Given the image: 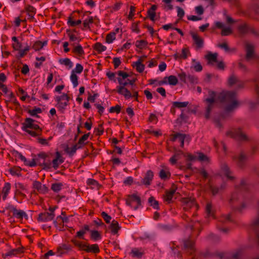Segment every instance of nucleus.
<instances>
[{
  "label": "nucleus",
  "mask_w": 259,
  "mask_h": 259,
  "mask_svg": "<svg viewBox=\"0 0 259 259\" xmlns=\"http://www.w3.org/2000/svg\"><path fill=\"white\" fill-rule=\"evenodd\" d=\"M243 87V82L234 74L228 79V88L234 89L233 91H228V117L239 108L240 102L237 99V91Z\"/></svg>",
  "instance_id": "nucleus-1"
},
{
  "label": "nucleus",
  "mask_w": 259,
  "mask_h": 259,
  "mask_svg": "<svg viewBox=\"0 0 259 259\" xmlns=\"http://www.w3.org/2000/svg\"><path fill=\"white\" fill-rule=\"evenodd\" d=\"M206 104L205 117L209 119L212 109L217 106L227 110V91L215 92L211 90L208 91V97L204 100Z\"/></svg>",
  "instance_id": "nucleus-2"
},
{
  "label": "nucleus",
  "mask_w": 259,
  "mask_h": 259,
  "mask_svg": "<svg viewBox=\"0 0 259 259\" xmlns=\"http://www.w3.org/2000/svg\"><path fill=\"white\" fill-rule=\"evenodd\" d=\"M71 241L75 246L78 247L79 250L94 254H97L100 251L98 244H90L87 242H82L74 239H72Z\"/></svg>",
  "instance_id": "nucleus-3"
},
{
  "label": "nucleus",
  "mask_w": 259,
  "mask_h": 259,
  "mask_svg": "<svg viewBox=\"0 0 259 259\" xmlns=\"http://www.w3.org/2000/svg\"><path fill=\"white\" fill-rule=\"evenodd\" d=\"M49 155L45 152H40L37 154L36 157V165L43 166V169H50L52 167L50 160H47Z\"/></svg>",
  "instance_id": "nucleus-4"
},
{
  "label": "nucleus",
  "mask_w": 259,
  "mask_h": 259,
  "mask_svg": "<svg viewBox=\"0 0 259 259\" xmlns=\"http://www.w3.org/2000/svg\"><path fill=\"white\" fill-rule=\"evenodd\" d=\"M126 204L134 210H137L142 205L140 197L135 193L127 196Z\"/></svg>",
  "instance_id": "nucleus-5"
},
{
  "label": "nucleus",
  "mask_w": 259,
  "mask_h": 259,
  "mask_svg": "<svg viewBox=\"0 0 259 259\" xmlns=\"http://www.w3.org/2000/svg\"><path fill=\"white\" fill-rule=\"evenodd\" d=\"M253 88L256 94L257 99L255 101H249L248 102L249 108L251 109H255L259 105V77H256L252 80Z\"/></svg>",
  "instance_id": "nucleus-6"
},
{
  "label": "nucleus",
  "mask_w": 259,
  "mask_h": 259,
  "mask_svg": "<svg viewBox=\"0 0 259 259\" xmlns=\"http://www.w3.org/2000/svg\"><path fill=\"white\" fill-rule=\"evenodd\" d=\"M170 140L172 142H175L178 140L181 144V147L183 148L184 142L185 141L189 143L191 140V137L189 135L176 133L170 135Z\"/></svg>",
  "instance_id": "nucleus-7"
},
{
  "label": "nucleus",
  "mask_w": 259,
  "mask_h": 259,
  "mask_svg": "<svg viewBox=\"0 0 259 259\" xmlns=\"http://www.w3.org/2000/svg\"><path fill=\"white\" fill-rule=\"evenodd\" d=\"M228 136L235 138L238 140L245 141L248 140L247 136L239 128H231L228 130Z\"/></svg>",
  "instance_id": "nucleus-8"
},
{
  "label": "nucleus",
  "mask_w": 259,
  "mask_h": 259,
  "mask_svg": "<svg viewBox=\"0 0 259 259\" xmlns=\"http://www.w3.org/2000/svg\"><path fill=\"white\" fill-rule=\"evenodd\" d=\"M6 209L12 211L13 216L17 219L21 220L23 218L26 220L28 219V215L24 211L21 209H17L16 207L13 205L9 204L6 207Z\"/></svg>",
  "instance_id": "nucleus-9"
},
{
  "label": "nucleus",
  "mask_w": 259,
  "mask_h": 259,
  "mask_svg": "<svg viewBox=\"0 0 259 259\" xmlns=\"http://www.w3.org/2000/svg\"><path fill=\"white\" fill-rule=\"evenodd\" d=\"M35 120L31 118H26L24 122L22 123V130L23 131H29V128L32 130H39L40 127L38 124H35L34 122Z\"/></svg>",
  "instance_id": "nucleus-10"
},
{
  "label": "nucleus",
  "mask_w": 259,
  "mask_h": 259,
  "mask_svg": "<svg viewBox=\"0 0 259 259\" xmlns=\"http://www.w3.org/2000/svg\"><path fill=\"white\" fill-rule=\"evenodd\" d=\"M251 228L256 234V240L259 245V200L257 204V216L252 221Z\"/></svg>",
  "instance_id": "nucleus-11"
},
{
  "label": "nucleus",
  "mask_w": 259,
  "mask_h": 259,
  "mask_svg": "<svg viewBox=\"0 0 259 259\" xmlns=\"http://www.w3.org/2000/svg\"><path fill=\"white\" fill-rule=\"evenodd\" d=\"M183 249L190 255H192L195 251L194 242L190 238L183 240Z\"/></svg>",
  "instance_id": "nucleus-12"
},
{
  "label": "nucleus",
  "mask_w": 259,
  "mask_h": 259,
  "mask_svg": "<svg viewBox=\"0 0 259 259\" xmlns=\"http://www.w3.org/2000/svg\"><path fill=\"white\" fill-rule=\"evenodd\" d=\"M238 30L240 33L242 34L251 33L255 35H259V34L252 27L247 25L245 23L240 25L238 26Z\"/></svg>",
  "instance_id": "nucleus-13"
},
{
  "label": "nucleus",
  "mask_w": 259,
  "mask_h": 259,
  "mask_svg": "<svg viewBox=\"0 0 259 259\" xmlns=\"http://www.w3.org/2000/svg\"><path fill=\"white\" fill-rule=\"evenodd\" d=\"M55 216V213L45 212L40 213L37 218V221L41 222H47L53 220Z\"/></svg>",
  "instance_id": "nucleus-14"
},
{
  "label": "nucleus",
  "mask_w": 259,
  "mask_h": 259,
  "mask_svg": "<svg viewBox=\"0 0 259 259\" xmlns=\"http://www.w3.org/2000/svg\"><path fill=\"white\" fill-rule=\"evenodd\" d=\"M33 189L36 190L39 193L46 194L48 191V188L45 185L37 181H34L32 184Z\"/></svg>",
  "instance_id": "nucleus-15"
},
{
  "label": "nucleus",
  "mask_w": 259,
  "mask_h": 259,
  "mask_svg": "<svg viewBox=\"0 0 259 259\" xmlns=\"http://www.w3.org/2000/svg\"><path fill=\"white\" fill-rule=\"evenodd\" d=\"M177 188L176 186L173 184L170 190L169 191H166L165 194L164 195V199L168 203L172 202V199L175 193L176 192Z\"/></svg>",
  "instance_id": "nucleus-16"
},
{
  "label": "nucleus",
  "mask_w": 259,
  "mask_h": 259,
  "mask_svg": "<svg viewBox=\"0 0 259 259\" xmlns=\"http://www.w3.org/2000/svg\"><path fill=\"white\" fill-rule=\"evenodd\" d=\"M246 55L245 59L247 61H249L250 60L255 58V56L254 53V47L250 44H247L246 45Z\"/></svg>",
  "instance_id": "nucleus-17"
},
{
  "label": "nucleus",
  "mask_w": 259,
  "mask_h": 259,
  "mask_svg": "<svg viewBox=\"0 0 259 259\" xmlns=\"http://www.w3.org/2000/svg\"><path fill=\"white\" fill-rule=\"evenodd\" d=\"M154 177L153 172L151 170H148L143 179L141 180V183L146 186H149L152 181Z\"/></svg>",
  "instance_id": "nucleus-18"
},
{
  "label": "nucleus",
  "mask_w": 259,
  "mask_h": 259,
  "mask_svg": "<svg viewBox=\"0 0 259 259\" xmlns=\"http://www.w3.org/2000/svg\"><path fill=\"white\" fill-rule=\"evenodd\" d=\"M64 162L63 158L60 153L58 151L56 152V158L53 160L51 163L52 167L55 169H57L59 165Z\"/></svg>",
  "instance_id": "nucleus-19"
},
{
  "label": "nucleus",
  "mask_w": 259,
  "mask_h": 259,
  "mask_svg": "<svg viewBox=\"0 0 259 259\" xmlns=\"http://www.w3.org/2000/svg\"><path fill=\"white\" fill-rule=\"evenodd\" d=\"M183 202L184 203V209L186 210H188L193 207H197V205L194 199L186 198L183 199Z\"/></svg>",
  "instance_id": "nucleus-20"
},
{
  "label": "nucleus",
  "mask_w": 259,
  "mask_h": 259,
  "mask_svg": "<svg viewBox=\"0 0 259 259\" xmlns=\"http://www.w3.org/2000/svg\"><path fill=\"white\" fill-rule=\"evenodd\" d=\"M144 253V251L142 248L135 247L132 249L130 254L133 257L140 258L143 256Z\"/></svg>",
  "instance_id": "nucleus-21"
},
{
  "label": "nucleus",
  "mask_w": 259,
  "mask_h": 259,
  "mask_svg": "<svg viewBox=\"0 0 259 259\" xmlns=\"http://www.w3.org/2000/svg\"><path fill=\"white\" fill-rule=\"evenodd\" d=\"M218 54L217 53H208L206 56L205 58L207 60V63L209 65H213L214 63L218 62L217 58Z\"/></svg>",
  "instance_id": "nucleus-22"
},
{
  "label": "nucleus",
  "mask_w": 259,
  "mask_h": 259,
  "mask_svg": "<svg viewBox=\"0 0 259 259\" xmlns=\"http://www.w3.org/2000/svg\"><path fill=\"white\" fill-rule=\"evenodd\" d=\"M226 221L227 217L224 216L220 218L217 225V228L224 233L227 232Z\"/></svg>",
  "instance_id": "nucleus-23"
},
{
  "label": "nucleus",
  "mask_w": 259,
  "mask_h": 259,
  "mask_svg": "<svg viewBox=\"0 0 259 259\" xmlns=\"http://www.w3.org/2000/svg\"><path fill=\"white\" fill-rule=\"evenodd\" d=\"M191 36L197 48H201L203 47V40L197 33H192Z\"/></svg>",
  "instance_id": "nucleus-24"
},
{
  "label": "nucleus",
  "mask_w": 259,
  "mask_h": 259,
  "mask_svg": "<svg viewBox=\"0 0 259 259\" xmlns=\"http://www.w3.org/2000/svg\"><path fill=\"white\" fill-rule=\"evenodd\" d=\"M79 149H81V147L76 144L72 147H69L68 146H67L65 148V151L69 156H72L76 153V150Z\"/></svg>",
  "instance_id": "nucleus-25"
},
{
  "label": "nucleus",
  "mask_w": 259,
  "mask_h": 259,
  "mask_svg": "<svg viewBox=\"0 0 259 259\" xmlns=\"http://www.w3.org/2000/svg\"><path fill=\"white\" fill-rule=\"evenodd\" d=\"M183 154V152L181 150H178L175 152L173 156L169 159L170 162L174 165L177 161L181 158V156Z\"/></svg>",
  "instance_id": "nucleus-26"
},
{
  "label": "nucleus",
  "mask_w": 259,
  "mask_h": 259,
  "mask_svg": "<svg viewBox=\"0 0 259 259\" xmlns=\"http://www.w3.org/2000/svg\"><path fill=\"white\" fill-rule=\"evenodd\" d=\"M90 231L89 226L87 225H85L83 226V228L82 229L77 232L75 237L79 239H84V234L86 233L87 231Z\"/></svg>",
  "instance_id": "nucleus-27"
},
{
  "label": "nucleus",
  "mask_w": 259,
  "mask_h": 259,
  "mask_svg": "<svg viewBox=\"0 0 259 259\" xmlns=\"http://www.w3.org/2000/svg\"><path fill=\"white\" fill-rule=\"evenodd\" d=\"M72 45L74 47V48L72 50V52L76 55H77L78 56H82L84 54V50H83V48L82 46L78 44L77 46H75V44H72Z\"/></svg>",
  "instance_id": "nucleus-28"
},
{
  "label": "nucleus",
  "mask_w": 259,
  "mask_h": 259,
  "mask_svg": "<svg viewBox=\"0 0 259 259\" xmlns=\"http://www.w3.org/2000/svg\"><path fill=\"white\" fill-rule=\"evenodd\" d=\"M159 176L162 180L166 181L170 178L171 174L168 170L162 169L159 171Z\"/></svg>",
  "instance_id": "nucleus-29"
},
{
  "label": "nucleus",
  "mask_w": 259,
  "mask_h": 259,
  "mask_svg": "<svg viewBox=\"0 0 259 259\" xmlns=\"http://www.w3.org/2000/svg\"><path fill=\"white\" fill-rule=\"evenodd\" d=\"M109 228L111 229L112 234H116L117 233L120 227H119L117 221L114 220L112 221V223L109 226Z\"/></svg>",
  "instance_id": "nucleus-30"
},
{
  "label": "nucleus",
  "mask_w": 259,
  "mask_h": 259,
  "mask_svg": "<svg viewBox=\"0 0 259 259\" xmlns=\"http://www.w3.org/2000/svg\"><path fill=\"white\" fill-rule=\"evenodd\" d=\"M11 185L10 183H6L2 190L3 199L5 200L11 189Z\"/></svg>",
  "instance_id": "nucleus-31"
},
{
  "label": "nucleus",
  "mask_w": 259,
  "mask_h": 259,
  "mask_svg": "<svg viewBox=\"0 0 259 259\" xmlns=\"http://www.w3.org/2000/svg\"><path fill=\"white\" fill-rule=\"evenodd\" d=\"M117 79L118 80V83L120 85L117 87V92L118 93H121V91H122L123 89L126 88L125 87L128 85V81L127 80L125 81H123L121 77H118Z\"/></svg>",
  "instance_id": "nucleus-32"
},
{
  "label": "nucleus",
  "mask_w": 259,
  "mask_h": 259,
  "mask_svg": "<svg viewBox=\"0 0 259 259\" xmlns=\"http://www.w3.org/2000/svg\"><path fill=\"white\" fill-rule=\"evenodd\" d=\"M25 11L27 12L28 15L30 17L31 19L34 18V16L36 13V9L29 5H27L25 7Z\"/></svg>",
  "instance_id": "nucleus-33"
},
{
  "label": "nucleus",
  "mask_w": 259,
  "mask_h": 259,
  "mask_svg": "<svg viewBox=\"0 0 259 259\" xmlns=\"http://www.w3.org/2000/svg\"><path fill=\"white\" fill-rule=\"evenodd\" d=\"M184 110H182V112L179 117L177 119L176 121L178 123L182 124L187 122L189 117L184 112Z\"/></svg>",
  "instance_id": "nucleus-34"
},
{
  "label": "nucleus",
  "mask_w": 259,
  "mask_h": 259,
  "mask_svg": "<svg viewBox=\"0 0 259 259\" xmlns=\"http://www.w3.org/2000/svg\"><path fill=\"white\" fill-rule=\"evenodd\" d=\"M47 45V41H44L43 42L38 40L35 41L33 45L32 46V48L35 51H39L40 49H41L44 46H46Z\"/></svg>",
  "instance_id": "nucleus-35"
},
{
  "label": "nucleus",
  "mask_w": 259,
  "mask_h": 259,
  "mask_svg": "<svg viewBox=\"0 0 259 259\" xmlns=\"http://www.w3.org/2000/svg\"><path fill=\"white\" fill-rule=\"evenodd\" d=\"M91 233V239L94 241L100 240L102 238L101 234L96 230H90L89 231Z\"/></svg>",
  "instance_id": "nucleus-36"
},
{
  "label": "nucleus",
  "mask_w": 259,
  "mask_h": 259,
  "mask_svg": "<svg viewBox=\"0 0 259 259\" xmlns=\"http://www.w3.org/2000/svg\"><path fill=\"white\" fill-rule=\"evenodd\" d=\"M142 61L143 60L140 58L137 62L134 63V66L136 67V70L139 73L143 72L145 69V65L142 63Z\"/></svg>",
  "instance_id": "nucleus-37"
},
{
  "label": "nucleus",
  "mask_w": 259,
  "mask_h": 259,
  "mask_svg": "<svg viewBox=\"0 0 259 259\" xmlns=\"http://www.w3.org/2000/svg\"><path fill=\"white\" fill-rule=\"evenodd\" d=\"M148 202L150 206H152L154 209L159 210L160 209L159 206L158 201L156 200L154 197L151 196L148 199Z\"/></svg>",
  "instance_id": "nucleus-38"
},
{
  "label": "nucleus",
  "mask_w": 259,
  "mask_h": 259,
  "mask_svg": "<svg viewBox=\"0 0 259 259\" xmlns=\"http://www.w3.org/2000/svg\"><path fill=\"white\" fill-rule=\"evenodd\" d=\"M168 80V83L171 85H176L178 83V79L175 75H170L168 77H165L164 79Z\"/></svg>",
  "instance_id": "nucleus-39"
},
{
  "label": "nucleus",
  "mask_w": 259,
  "mask_h": 259,
  "mask_svg": "<svg viewBox=\"0 0 259 259\" xmlns=\"http://www.w3.org/2000/svg\"><path fill=\"white\" fill-rule=\"evenodd\" d=\"M215 25L217 28L222 29L221 34L223 36H227V27L223 23L216 22Z\"/></svg>",
  "instance_id": "nucleus-40"
},
{
  "label": "nucleus",
  "mask_w": 259,
  "mask_h": 259,
  "mask_svg": "<svg viewBox=\"0 0 259 259\" xmlns=\"http://www.w3.org/2000/svg\"><path fill=\"white\" fill-rule=\"evenodd\" d=\"M94 49L98 52L99 54L105 51L107 48L100 42H96L94 46Z\"/></svg>",
  "instance_id": "nucleus-41"
},
{
  "label": "nucleus",
  "mask_w": 259,
  "mask_h": 259,
  "mask_svg": "<svg viewBox=\"0 0 259 259\" xmlns=\"http://www.w3.org/2000/svg\"><path fill=\"white\" fill-rule=\"evenodd\" d=\"M61 64L64 65L66 66L71 68L73 67V63L71 62L70 59L66 58L60 59L59 61Z\"/></svg>",
  "instance_id": "nucleus-42"
},
{
  "label": "nucleus",
  "mask_w": 259,
  "mask_h": 259,
  "mask_svg": "<svg viewBox=\"0 0 259 259\" xmlns=\"http://www.w3.org/2000/svg\"><path fill=\"white\" fill-rule=\"evenodd\" d=\"M34 130V131H31V130H29V131L25 130V132H26L27 133H28L29 135H30V136H31L33 137H37L41 135L42 130L41 128H40V129H39V130Z\"/></svg>",
  "instance_id": "nucleus-43"
},
{
  "label": "nucleus",
  "mask_w": 259,
  "mask_h": 259,
  "mask_svg": "<svg viewBox=\"0 0 259 259\" xmlns=\"http://www.w3.org/2000/svg\"><path fill=\"white\" fill-rule=\"evenodd\" d=\"M42 112V110L39 107H35L32 110H29L28 111V113L32 116H35L36 117H38L39 116L37 115L38 113H40Z\"/></svg>",
  "instance_id": "nucleus-44"
},
{
  "label": "nucleus",
  "mask_w": 259,
  "mask_h": 259,
  "mask_svg": "<svg viewBox=\"0 0 259 259\" xmlns=\"http://www.w3.org/2000/svg\"><path fill=\"white\" fill-rule=\"evenodd\" d=\"M90 133H89L88 134H85L83 135L78 140L77 143L76 144L78 146L81 147V148L83 147L84 145V142L86 141L89 137L90 136Z\"/></svg>",
  "instance_id": "nucleus-45"
},
{
  "label": "nucleus",
  "mask_w": 259,
  "mask_h": 259,
  "mask_svg": "<svg viewBox=\"0 0 259 259\" xmlns=\"http://www.w3.org/2000/svg\"><path fill=\"white\" fill-rule=\"evenodd\" d=\"M206 213L207 217H214V211L212 209V205L211 203H207L206 206Z\"/></svg>",
  "instance_id": "nucleus-46"
},
{
  "label": "nucleus",
  "mask_w": 259,
  "mask_h": 259,
  "mask_svg": "<svg viewBox=\"0 0 259 259\" xmlns=\"http://www.w3.org/2000/svg\"><path fill=\"white\" fill-rule=\"evenodd\" d=\"M63 185L61 183H53L51 186V189L55 192H59L63 188Z\"/></svg>",
  "instance_id": "nucleus-47"
},
{
  "label": "nucleus",
  "mask_w": 259,
  "mask_h": 259,
  "mask_svg": "<svg viewBox=\"0 0 259 259\" xmlns=\"http://www.w3.org/2000/svg\"><path fill=\"white\" fill-rule=\"evenodd\" d=\"M72 250V247L70 245L66 244H62L59 248V251H60V254L65 253L66 252Z\"/></svg>",
  "instance_id": "nucleus-48"
},
{
  "label": "nucleus",
  "mask_w": 259,
  "mask_h": 259,
  "mask_svg": "<svg viewBox=\"0 0 259 259\" xmlns=\"http://www.w3.org/2000/svg\"><path fill=\"white\" fill-rule=\"evenodd\" d=\"M189 104V102H178L175 101L172 103V105H174V107H176L177 108H181L187 107Z\"/></svg>",
  "instance_id": "nucleus-49"
},
{
  "label": "nucleus",
  "mask_w": 259,
  "mask_h": 259,
  "mask_svg": "<svg viewBox=\"0 0 259 259\" xmlns=\"http://www.w3.org/2000/svg\"><path fill=\"white\" fill-rule=\"evenodd\" d=\"M116 32H111L108 33L106 37V41L108 44H111L115 39Z\"/></svg>",
  "instance_id": "nucleus-50"
},
{
  "label": "nucleus",
  "mask_w": 259,
  "mask_h": 259,
  "mask_svg": "<svg viewBox=\"0 0 259 259\" xmlns=\"http://www.w3.org/2000/svg\"><path fill=\"white\" fill-rule=\"evenodd\" d=\"M70 80L73 84L74 88H75L78 85V76L76 75V74L74 73V72H71L70 75Z\"/></svg>",
  "instance_id": "nucleus-51"
},
{
  "label": "nucleus",
  "mask_w": 259,
  "mask_h": 259,
  "mask_svg": "<svg viewBox=\"0 0 259 259\" xmlns=\"http://www.w3.org/2000/svg\"><path fill=\"white\" fill-rule=\"evenodd\" d=\"M193 67L195 71L200 72L202 70V66L199 62H196L195 59L192 60Z\"/></svg>",
  "instance_id": "nucleus-52"
},
{
  "label": "nucleus",
  "mask_w": 259,
  "mask_h": 259,
  "mask_svg": "<svg viewBox=\"0 0 259 259\" xmlns=\"http://www.w3.org/2000/svg\"><path fill=\"white\" fill-rule=\"evenodd\" d=\"M81 23V20H78L76 21L72 20L71 17H69L68 19L67 24L71 27H74Z\"/></svg>",
  "instance_id": "nucleus-53"
},
{
  "label": "nucleus",
  "mask_w": 259,
  "mask_h": 259,
  "mask_svg": "<svg viewBox=\"0 0 259 259\" xmlns=\"http://www.w3.org/2000/svg\"><path fill=\"white\" fill-rule=\"evenodd\" d=\"M147 44V41L145 40H137L135 43L136 47L140 49H143Z\"/></svg>",
  "instance_id": "nucleus-54"
},
{
  "label": "nucleus",
  "mask_w": 259,
  "mask_h": 259,
  "mask_svg": "<svg viewBox=\"0 0 259 259\" xmlns=\"http://www.w3.org/2000/svg\"><path fill=\"white\" fill-rule=\"evenodd\" d=\"M187 80V82L189 81L190 83L192 84H197L198 82L197 77L191 74L188 75Z\"/></svg>",
  "instance_id": "nucleus-55"
},
{
  "label": "nucleus",
  "mask_w": 259,
  "mask_h": 259,
  "mask_svg": "<svg viewBox=\"0 0 259 259\" xmlns=\"http://www.w3.org/2000/svg\"><path fill=\"white\" fill-rule=\"evenodd\" d=\"M121 93L118 94L123 96L125 99H130L132 97L131 92L126 88L123 89Z\"/></svg>",
  "instance_id": "nucleus-56"
},
{
  "label": "nucleus",
  "mask_w": 259,
  "mask_h": 259,
  "mask_svg": "<svg viewBox=\"0 0 259 259\" xmlns=\"http://www.w3.org/2000/svg\"><path fill=\"white\" fill-rule=\"evenodd\" d=\"M15 186H16V188L17 189L16 191V193H18V194H19V195H21L22 196H24V197L25 196V194H24L23 193H21L19 190V189L25 190V188L24 186L22 183H18L15 184Z\"/></svg>",
  "instance_id": "nucleus-57"
},
{
  "label": "nucleus",
  "mask_w": 259,
  "mask_h": 259,
  "mask_svg": "<svg viewBox=\"0 0 259 259\" xmlns=\"http://www.w3.org/2000/svg\"><path fill=\"white\" fill-rule=\"evenodd\" d=\"M71 30L70 29H67L66 30V32L68 34V35L69 37V40L71 41H75L77 40L78 42H79L80 39H78V37H77L74 34H71Z\"/></svg>",
  "instance_id": "nucleus-58"
},
{
  "label": "nucleus",
  "mask_w": 259,
  "mask_h": 259,
  "mask_svg": "<svg viewBox=\"0 0 259 259\" xmlns=\"http://www.w3.org/2000/svg\"><path fill=\"white\" fill-rule=\"evenodd\" d=\"M180 80L185 83H187V76L188 75L185 72H181L178 74Z\"/></svg>",
  "instance_id": "nucleus-59"
},
{
  "label": "nucleus",
  "mask_w": 259,
  "mask_h": 259,
  "mask_svg": "<svg viewBox=\"0 0 259 259\" xmlns=\"http://www.w3.org/2000/svg\"><path fill=\"white\" fill-rule=\"evenodd\" d=\"M12 255H16L22 253L24 251V247L23 246L17 248L13 249L10 250Z\"/></svg>",
  "instance_id": "nucleus-60"
},
{
  "label": "nucleus",
  "mask_w": 259,
  "mask_h": 259,
  "mask_svg": "<svg viewBox=\"0 0 259 259\" xmlns=\"http://www.w3.org/2000/svg\"><path fill=\"white\" fill-rule=\"evenodd\" d=\"M247 159L246 156L244 154H240L239 156L238 161L239 166L242 167Z\"/></svg>",
  "instance_id": "nucleus-61"
},
{
  "label": "nucleus",
  "mask_w": 259,
  "mask_h": 259,
  "mask_svg": "<svg viewBox=\"0 0 259 259\" xmlns=\"http://www.w3.org/2000/svg\"><path fill=\"white\" fill-rule=\"evenodd\" d=\"M121 111V106L119 105H116L115 106H112L110 108L109 112L110 113H114L116 112L118 114Z\"/></svg>",
  "instance_id": "nucleus-62"
},
{
  "label": "nucleus",
  "mask_w": 259,
  "mask_h": 259,
  "mask_svg": "<svg viewBox=\"0 0 259 259\" xmlns=\"http://www.w3.org/2000/svg\"><path fill=\"white\" fill-rule=\"evenodd\" d=\"M20 168L19 167H14L9 169L10 173L13 176H18L20 172Z\"/></svg>",
  "instance_id": "nucleus-63"
},
{
  "label": "nucleus",
  "mask_w": 259,
  "mask_h": 259,
  "mask_svg": "<svg viewBox=\"0 0 259 259\" xmlns=\"http://www.w3.org/2000/svg\"><path fill=\"white\" fill-rule=\"evenodd\" d=\"M101 215L106 223L108 224L110 222V221L112 218L111 216L108 215L106 212H105V211L102 212L101 213Z\"/></svg>",
  "instance_id": "nucleus-64"
}]
</instances>
